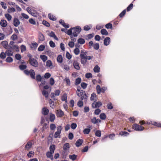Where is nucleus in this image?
<instances>
[{"label":"nucleus","instance_id":"5","mask_svg":"<svg viewBox=\"0 0 161 161\" xmlns=\"http://www.w3.org/2000/svg\"><path fill=\"white\" fill-rule=\"evenodd\" d=\"M26 10L29 14L34 17H36L38 16V14L36 11L31 8L27 7Z\"/></svg>","mask_w":161,"mask_h":161},{"label":"nucleus","instance_id":"56","mask_svg":"<svg viewBox=\"0 0 161 161\" xmlns=\"http://www.w3.org/2000/svg\"><path fill=\"white\" fill-rule=\"evenodd\" d=\"M51 76V74L49 73H46L44 75V77L45 79L49 78Z\"/></svg>","mask_w":161,"mask_h":161},{"label":"nucleus","instance_id":"32","mask_svg":"<svg viewBox=\"0 0 161 161\" xmlns=\"http://www.w3.org/2000/svg\"><path fill=\"white\" fill-rule=\"evenodd\" d=\"M48 18L50 19L53 21H55L56 20V18L55 16L51 14H48Z\"/></svg>","mask_w":161,"mask_h":161},{"label":"nucleus","instance_id":"47","mask_svg":"<svg viewBox=\"0 0 161 161\" xmlns=\"http://www.w3.org/2000/svg\"><path fill=\"white\" fill-rule=\"evenodd\" d=\"M32 144L30 142H28L25 145V148L26 149H28L31 148V146Z\"/></svg>","mask_w":161,"mask_h":161},{"label":"nucleus","instance_id":"35","mask_svg":"<svg viewBox=\"0 0 161 161\" xmlns=\"http://www.w3.org/2000/svg\"><path fill=\"white\" fill-rule=\"evenodd\" d=\"M49 103L51 107L53 108H54L55 107L54 102L52 101L51 99H50Z\"/></svg>","mask_w":161,"mask_h":161},{"label":"nucleus","instance_id":"1","mask_svg":"<svg viewBox=\"0 0 161 161\" xmlns=\"http://www.w3.org/2000/svg\"><path fill=\"white\" fill-rule=\"evenodd\" d=\"M72 29L73 34L75 37L77 36L78 35L80 32L81 29L79 26H77L75 27L72 28Z\"/></svg>","mask_w":161,"mask_h":161},{"label":"nucleus","instance_id":"63","mask_svg":"<svg viewBox=\"0 0 161 161\" xmlns=\"http://www.w3.org/2000/svg\"><path fill=\"white\" fill-rule=\"evenodd\" d=\"M77 126L76 123H73L71 125L70 127L72 129L74 130L76 128Z\"/></svg>","mask_w":161,"mask_h":161},{"label":"nucleus","instance_id":"12","mask_svg":"<svg viewBox=\"0 0 161 161\" xmlns=\"http://www.w3.org/2000/svg\"><path fill=\"white\" fill-rule=\"evenodd\" d=\"M56 115L58 117H61L64 115L63 112L61 110H57L56 111Z\"/></svg>","mask_w":161,"mask_h":161},{"label":"nucleus","instance_id":"28","mask_svg":"<svg viewBox=\"0 0 161 161\" xmlns=\"http://www.w3.org/2000/svg\"><path fill=\"white\" fill-rule=\"evenodd\" d=\"M100 68L97 65H96L95 66L93 69L94 72L95 73H98L100 71Z\"/></svg>","mask_w":161,"mask_h":161},{"label":"nucleus","instance_id":"6","mask_svg":"<svg viewBox=\"0 0 161 161\" xmlns=\"http://www.w3.org/2000/svg\"><path fill=\"white\" fill-rule=\"evenodd\" d=\"M132 128L137 131H142L144 129V128L141 125L135 124L133 125Z\"/></svg>","mask_w":161,"mask_h":161},{"label":"nucleus","instance_id":"30","mask_svg":"<svg viewBox=\"0 0 161 161\" xmlns=\"http://www.w3.org/2000/svg\"><path fill=\"white\" fill-rule=\"evenodd\" d=\"M55 117L54 114H50V115L49 119L51 122H53L55 119Z\"/></svg>","mask_w":161,"mask_h":161},{"label":"nucleus","instance_id":"20","mask_svg":"<svg viewBox=\"0 0 161 161\" xmlns=\"http://www.w3.org/2000/svg\"><path fill=\"white\" fill-rule=\"evenodd\" d=\"M7 25V21L5 20H1V25L3 27H5Z\"/></svg>","mask_w":161,"mask_h":161},{"label":"nucleus","instance_id":"7","mask_svg":"<svg viewBox=\"0 0 161 161\" xmlns=\"http://www.w3.org/2000/svg\"><path fill=\"white\" fill-rule=\"evenodd\" d=\"M77 95L79 97L81 96L80 99L81 100H83V99H87V96L86 94L84 92H83V91L82 92H80V93L76 92Z\"/></svg>","mask_w":161,"mask_h":161},{"label":"nucleus","instance_id":"22","mask_svg":"<svg viewBox=\"0 0 161 161\" xmlns=\"http://www.w3.org/2000/svg\"><path fill=\"white\" fill-rule=\"evenodd\" d=\"M149 124H150L153 125L161 127V123H158L157 122H156L151 121L150 122H149Z\"/></svg>","mask_w":161,"mask_h":161},{"label":"nucleus","instance_id":"10","mask_svg":"<svg viewBox=\"0 0 161 161\" xmlns=\"http://www.w3.org/2000/svg\"><path fill=\"white\" fill-rule=\"evenodd\" d=\"M102 105V103L100 102H94L92 104V107L93 108H95L99 107Z\"/></svg>","mask_w":161,"mask_h":161},{"label":"nucleus","instance_id":"48","mask_svg":"<svg viewBox=\"0 0 161 161\" xmlns=\"http://www.w3.org/2000/svg\"><path fill=\"white\" fill-rule=\"evenodd\" d=\"M101 88L100 86L99 85H98L96 86V90L97 91V93L98 94H100L101 92Z\"/></svg>","mask_w":161,"mask_h":161},{"label":"nucleus","instance_id":"18","mask_svg":"<svg viewBox=\"0 0 161 161\" xmlns=\"http://www.w3.org/2000/svg\"><path fill=\"white\" fill-rule=\"evenodd\" d=\"M46 66L47 67L50 68V69L52 68L53 64L52 61L50 60H48L46 62Z\"/></svg>","mask_w":161,"mask_h":161},{"label":"nucleus","instance_id":"34","mask_svg":"<svg viewBox=\"0 0 161 161\" xmlns=\"http://www.w3.org/2000/svg\"><path fill=\"white\" fill-rule=\"evenodd\" d=\"M69 157L70 159L72 160L73 161L75 160L77 158V156L75 154L69 155Z\"/></svg>","mask_w":161,"mask_h":161},{"label":"nucleus","instance_id":"13","mask_svg":"<svg viewBox=\"0 0 161 161\" xmlns=\"http://www.w3.org/2000/svg\"><path fill=\"white\" fill-rule=\"evenodd\" d=\"M13 23L15 27H17L20 24V22L18 19L15 18L14 19Z\"/></svg>","mask_w":161,"mask_h":161},{"label":"nucleus","instance_id":"21","mask_svg":"<svg viewBox=\"0 0 161 161\" xmlns=\"http://www.w3.org/2000/svg\"><path fill=\"white\" fill-rule=\"evenodd\" d=\"M38 39L40 42H42L44 40L45 37L42 34L39 33L38 36Z\"/></svg>","mask_w":161,"mask_h":161},{"label":"nucleus","instance_id":"50","mask_svg":"<svg viewBox=\"0 0 161 161\" xmlns=\"http://www.w3.org/2000/svg\"><path fill=\"white\" fill-rule=\"evenodd\" d=\"M66 33L69 35H72L73 34V31L72 28L68 31H67Z\"/></svg>","mask_w":161,"mask_h":161},{"label":"nucleus","instance_id":"29","mask_svg":"<svg viewBox=\"0 0 161 161\" xmlns=\"http://www.w3.org/2000/svg\"><path fill=\"white\" fill-rule=\"evenodd\" d=\"M57 61L58 62L61 63L63 62V58L61 55H59L57 58Z\"/></svg>","mask_w":161,"mask_h":161},{"label":"nucleus","instance_id":"59","mask_svg":"<svg viewBox=\"0 0 161 161\" xmlns=\"http://www.w3.org/2000/svg\"><path fill=\"white\" fill-rule=\"evenodd\" d=\"M74 53L75 55H78L80 53V50L78 48H75L74 50Z\"/></svg>","mask_w":161,"mask_h":161},{"label":"nucleus","instance_id":"42","mask_svg":"<svg viewBox=\"0 0 161 161\" xmlns=\"http://www.w3.org/2000/svg\"><path fill=\"white\" fill-rule=\"evenodd\" d=\"M8 12L9 13H12L14 12L15 11V9L14 8L12 7V8H9L8 9Z\"/></svg>","mask_w":161,"mask_h":161},{"label":"nucleus","instance_id":"39","mask_svg":"<svg viewBox=\"0 0 161 161\" xmlns=\"http://www.w3.org/2000/svg\"><path fill=\"white\" fill-rule=\"evenodd\" d=\"M78 43L81 44H83L85 42V40L84 39L82 38H80L77 41Z\"/></svg>","mask_w":161,"mask_h":161},{"label":"nucleus","instance_id":"11","mask_svg":"<svg viewBox=\"0 0 161 161\" xmlns=\"http://www.w3.org/2000/svg\"><path fill=\"white\" fill-rule=\"evenodd\" d=\"M110 42V39L109 37H106L104 40L103 44L105 46H108L109 45Z\"/></svg>","mask_w":161,"mask_h":161},{"label":"nucleus","instance_id":"49","mask_svg":"<svg viewBox=\"0 0 161 161\" xmlns=\"http://www.w3.org/2000/svg\"><path fill=\"white\" fill-rule=\"evenodd\" d=\"M81 80L80 78H77L75 81V84L76 85H78L81 82Z\"/></svg>","mask_w":161,"mask_h":161},{"label":"nucleus","instance_id":"58","mask_svg":"<svg viewBox=\"0 0 161 161\" xmlns=\"http://www.w3.org/2000/svg\"><path fill=\"white\" fill-rule=\"evenodd\" d=\"M64 81L66 82L67 85H70V81L68 78L66 77L64 79Z\"/></svg>","mask_w":161,"mask_h":161},{"label":"nucleus","instance_id":"54","mask_svg":"<svg viewBox=\"0 0 161 161\" xmlns=\"http://www.w3.org/2000/svg\"><path fill=\"white\" fill-rule=\"evenodd\" d=\"M49 44L50 46L52 47H55L56 45L54 42L53 41H50L49 42Z\"/></svg>","mask_w":161,"mask_h":161},{"label":"nucleus","instance_id":"19","mask_svg":"<svg viewBox=\"0 0 161 161\" xmlns=\"http://www.w3.org/2000/svg\"><path fill=\"white\" fill-rule=\"evenodd\" d=\"M83 142V140L82 139H79L77 140L75 143V145L76 147H80Z\"/></svg>","mask_w":161,"mask_h":161},{"label":"nucleus","instance_id":"41","mask_svg":"<svg viewBox=\"0 0 161 161\" xmlns=\"http://www.w3.org/2000/svg\"><path fill=\"white\" fill-rule=\"evenodd\" d=\"M95 135L96 136L98 137H101V131L100 130H97L95 131Z\"/></svg>","mask_w":161,"mask_h":161},{"label":"nucleus","instance_id":"51","mask_svg":"<svg viewBox=\"0 0 161 161\" xmlns=\"http://www.w3.org/2000/svg\"><path fill=\"white\" fill-rule=\"evenodd\" d=\"M105 27L108 29H112L113 28L112 25L111 23H108L106 25Z\"/></svg>","mask_w":161,"mask_h":161},{"label":"nucleus","instance_id":"4","mask_svg":"<svg viewBox=\"0 0 161 161\" xmlns=\"http://www.w3.org/2000/svg\"><path fill=\"white\" fill-rule=\"evenodd\" d=\"M62 127L61 126H58L57 127V131L55 132L54 137L55 138H60V134Z\"/></svg>","mask_w":161,"mask_h":161},{"label":"nucleus","instance_id":"23","mask_svg":"<svg viewBox=\"0 0 161 161\" xmlns=\"http://www.w3.org/2000/svg\"><path fill=\"white\" fill-rule=\"evenodd\" d=\"M53 153L50 152H47L46 153V155L47 157L48 158H50L51 160L53 159Z\"/></svg>","mask_w":161,"mask_h":161},{"label":"nucleus","instance_id":"36","mask_svg":"<svg viewBox=\"0 0 161 161\" xmlns=\"http://www.w3.org/2000/svg\"><path fill=\"white\" fill-rule=\"evenodd\" d=\"M42 60L45 62L46 61L47 59V57L44 55H41L40 56Z\"/></svg>","mask_w":161,"mask_h":161},{"label":"nucleus","instance_id":"15","mask_svg":"<svg viewBox=\"0 0 161 161\" xmlns=\"http://www.w3.org/2000/svg\"><path fill=\"white\" fill-rule=\"evenodd\" d=\"M69 148V144L68 143H66L64 144L63 147V150L65 151H67L68 150Z\"/></svg>","mask_w":161,"mask_h":161},{"label":"nucleus","instance_id":"16","mask_svg":"<svg viewBox=\"0 0 161 161\" xmlns=\"http://www.w3.org/2000/svg\"><path fill=\"white\" fill-rule=\"evenodd\" d=\"M59 23L61 24L65 28H68L69 25L68 24L64 23V21L62 19H60L59 21Z\"/></svg>","mask_w":161,"mask_h":161},{"label":"nucleus","instance_id":"43","mask_svg":"<svg viewBox=\"0 0 161 161\" xmlns=\"http://www.w3.org/2000/svg\"><path fill=\"white\" fill-rule=\"evenodd\" d=\"M91 131V129L89 128L85 129L83 130V133L85 134H88Z\"/></svg>","mask_w":161,"mask_h":161},{"label":"nucleus","instance_id":"40","mask_svg":"<svg viewBox=\"0 0 161 161\" xmlns=\"http://www.w3.org/2000/svg\"><path fill=\"white\" fill-rule=\"evenodd\" d=\"M45 46L44 45H41L38 48V50L39 51H42L44 50Z\"/></svg>","mask_w":161,"mask_h":161},{"label":"nucleus","instance_id":"17","mask_svg":"<svg viewBox=\"0 0 161 161\" xmlns=\"http://www.w3.org/2000/svg\"><path fill=\"white\" fill-rule=\"evenodd\" d=\"M48 35L50 37H53L57 41L58 40V38L57 37L54 33L53 31H51L48 34Z\"/></svg>","mask_w":161,"mask_h":161},{"label":"nucleus","instance_id":"27","mask_svg":"<svg viewBox=\"0 0 161 161\" xmlns=\"http://www.w3.org/2000/svg\"><path fill=\"white\" fill-rule=\"evenodd\" d=\"M2 46L6 49L8 48V42L6 41H3L1 43Z\"/></svg>","mask_w":161,"mask_h":161},{"label":"nucleus","instance_id":"31","mask_svg":"<svg viewBox=\"0 0 161 161\" xmlns=\"http://www.w3.org/2000/svg\"><path fill=\"white\" fill-rule=\"evenodd\" d=\"M67 94L66 93H64L62 97L61 100L62 101H65L66 103H67Z\"/></svg>","mask_w":161,"mask_h":161},{"label":"nucleus","instance_id":"57","mask_svg":"<svg viewBox=\"0 0 161 161\" xmlns=\"http://www.w3.org/2000/svg\"><path fill=\"white\" fill-rule=\"evenodd\" d=\"M82 100L79 101L77 103V105L80 107H81L83 106V102Z\"/></svg>","mask_w":161,"mask_h":161},{"label":"nucleus","instance_id":"61","mask_svg":"<svg viewBox=\"0 0 161 161\" xmlns=\"http://www.w3.org/2000/svg\"><path fill=\"white\" fill-rule=\"evenodd\" d=\"M42 24L47 27H49L50 26L49 23L46 21L43 20L42 21Z\"/></svg>","mask_w":161,"mask_h":161},{"label":"nucleus","instance_id":"37","mask_svg":"<svg viewBox=\"0 0 161 161\" xmlns=\"http://www.w3.org/2000/svg\"><path fill=\"white\" fill-rule=\"evenodd\" d=\"M119 135L121 136H125L128 135H129V133L125 131H121L119 133Z\"/></svg>","mask_w":161,"mask_h":161},{"label":"nucleus","instance_id":"38","mask_svg":"<svg viewBox=\"0 0 161 161\" xmlns=\"http://www.w3.org/2000/svg\"><path fill=\"white\" fill-rule=\"evenodd\" d=\"M42 94L45 97L47 98L48 96V92L45 90H43L42 91Z\"/></svg>","mask_w":161,"mask_h":161},{"label":"nucleus","instance_id":"45","mask_svg":"<svg viewBox=\"0 0 161 161\" xmlns=\"http://www.w3.org/2000/svg\"><path fill=\"white\" fill-rule=\"evenodd\" d=\"M96 95L95 93H93L91 95L90 99L91 100H94L96 97Z\"/></svg>","mask_w":161,"mask_h":161},{"label":"nucleus","instance_id":"44","mask_svg":"<svg viewBox=\"0 0 161 161\" xmlns=\"http://www.w3.org/2000/svg\"><path fill=\"white\" fill-rule=\"evenodd\" d=\"M19 68L21 70H23L27 68V66L24 64H21L19 66Z\"/></svg>","mask_w":161,"mask_h":161},{"label":"nucleus","instance_id":"25","mask_svg":"<svg viewBox=\"0 0 161 161\" xmlns=\"http://www.w3.org/2000/svg\"><path fill=\"white\" fill-rule=\"evenodd\" d=\"M55 148V146L54 145H51L49 147L50 152L53 153Z\"/></svg>","mask_w":161,"mask_h":161},{"label":"nucleus","instance_id":"3","mask_svg":"<svg viewBox=\"0 0 161 161\" xmlns=\"http://www.w3.org/2000/svg\"><path fill=\"white\" fill-rule=\"evenodd\" d=\"M29 56L30 57L29 62L31 65L35 67H37L38 65V63L36 60L32 57L31 56Z\"/></svg>","mask_w":161,"mask_h":161},{"label":"nucleus","instance_id":"46","mask_svg":"<svg viewBox=\"0 0 161 161\" xmlns=\"http://www.w3.org/2000/svg\"><path fill=\"white\" fill-rule=\"evenodd\" d=\"M50 128L51 130H54L55 129L56 126L54 124H51L50 125Z\"/></svg>","mask_w":161,"mask_h":161},{"label":"nucleus","instance_id":"60","mask_svg":"<svg viewBox=\"0 0 161 161\" xmlns=\"http://www.w3.org/2000/svg\"><path fill=\"white\" fill-rule=\"evenodd\" d=\"M13 61V58L10 57H8L6 59V61L7 62L10 63L12 62Z\"/></svg>","mask_w":161,"mask_h":161},{"label":"nucleus","instance_id":"8","mask_svg":"<svg viewBox=\"0 0 161 161\" xmlns=\"http://www.w3.org/2000/svg\"><path fill=\"white\" fill-rule=\"evenodd\" d=\"M14 42L13 41H11L9 43V46L8 47L9 48L14 49H17L19 48L18 46L16 45H14Z\"/></svg>","mask_w":161,"mask_h":161},{"label":"nucleus","instance_id":"62","mask_svg":"<svg viewBox=\"0 0 161 161\" xmlns=\"http://www.w3.org/2000/svg\"><path fill=\"white\" fill-rule=\"evenodd\" d=\"M107 108L108 109H111L113 108V106L112 103H109L107 104Z\"/></svg>","mask_w":161,"mask_h":161},{"label":"nucleus","instance_id":"33","mask_svg":"<svg viewBox=\"0 0 161 161\" xmlns=\"http://www.w3.org/2000/svg\"><path fill=\"white\" fill-rule=\"evenodd\" d=\"M80 62L81 64L85 65L87 62V59L86 58H80Z\"/></svg>","mask_w":161,"mask_h":161},{"label":"nucleus","instance_id":"9","mask_svg":"<svg viewBox=\"0 0 161 161\" xmlns=\"http://www.w3.org/2000/svg\"><path fill=\"white\" fill-rule=\"evenodd\" d=\"M8 50L6 51L5 53L8 56H12L13 55V50L14 49H12L11 48L8 47L7 48Z\"/></svg>","mask_w":161,"mask_h":161},{"label":"nucleus","instance_id":"14","mask_svg":"<svg viewBox=\"0 0 161 161\" xmlns=\"http://www.w3.org/2000/svg\"><path fill=\"white\" fill-rule=\"evenodd\" d=\"M73 66L75 69L77 70H79L80 68L79 65V63L76 61H75L73 62Z\"/></svg>","mask_w":161,"mask_h":161},{"label":"nucleus","instance_id":"26","mask_svg":"<svg viewBox=\"0 0 161 161\" xmlns=\"http://www.w3.org/2000/svg\"><path fill=\"white\" fill-rule=\"evenodd\" d=\"M101 33L103 35H108V33L105 29H102L101 30Z\"/></svg>","mask_w":161,"mask_h":161},{"label":"nucleus","instance_id":"2","mask_svg":"<svg viewBox=\"0 0 161 161\" xmlns=\"http://www.w3.org/2000/svg\"><path fill=\"white\" fill-rule=\"evenodd\" d=\"M24 72L27 75H30L32 79H35V73L33 70L30 69L29 71L28 70H25L24 71Z\"/></svg>","mask_w":161,"mask_h":161},{"label":"nucleus","instance_id":"24","mask_svg":"<svg viewBox=\"0 0 161 161\" xmlns=\"http://www.w3.org/2000/svg\"><path fill=\"white\" fill-rule=\"evenodd\" d=\"M49 112V110L46 108H44L42 109V113L44 115H47Z\"/></svg>","mask_w":161,"mask_h":161},{"label":"nucleus","instance_id":"64","mask_svg":"<svg viewBox=\"0 0 161 161\" xmlns=\"http://www.w3.org/2000/svg\"><path fill=\"white\" fill-rule=\"evenodd\" d=\"M93 47L95 49L97 50L99 48V44L98 43H96L94 44Z\"/></svg>","mask_w":161,"mask_h":161},{"label":"nucleus","instance_id":"53","mask_svg":"<svg viewBox=\"0 0 161 161\" xmlns=\"http://www.w3.org/2000/svg\"><path fill=\"white\" fill-rule=\"evenodd\" d=\"M5 17L8 19V20L10 21L11 20L12 18V16L10 14H5Z\"/></svg>","mask_w":161,"mask_h":161},{"label":"nucleus","instance_id":"55","mask_svg":"<svg viewBox=\"0 0 161 161\" xmlns=\"http://www.w3.org/2000/svg\"><path fill=\"white\" fill-rule=\"evenodd\" d=\"M133 5L132 3H131L127 8V10L129 11L131 10L133 8Z\"/></svg>","mask_w":161,"mask_h":161},{"label":"nucleus","instance_id":"52","mask_svg":"<svg viewBox=\"0 0 161 161\" xmlns=\"http://www.w3.org/2000/svg\"><path fill=\"white\" fill-rule=\"evenodd\" d=\"M100 118L102 119H105L106 118V115L104 113H102L100 115Z\"/></svg>","mask_w":161,"mask_h":161}]
</instances>
